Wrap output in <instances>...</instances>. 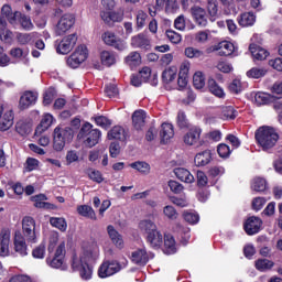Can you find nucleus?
Masks as SVG:
<instances>
[{
    "label": "nucleus",
    "instance_id": "nucleus-1",
    "mask_svg": "<svg viewBox=\"0 0 282 282\" xmlns=\"http://www.w3.org/2000/svg\"><path fill=\"white\" fill-rule=\"evenodd\" d=\"M100 257V248L96 243H84L79 256H74L72 260V268L79 272L83 281H89L94 274V263Z\"/></svg>",
    "mask_w": 282,
    "mask_h": 282
},
{
    "label": "nucleus",
    "instance_id": "nucleus-2",
    "mask_svg": "<svg viewBox=\"0 0 282 282\" xmlns=\"http://www.w3.org/2000/svg\"><path fill=\"white\" fill-rule=\"evenodd\" d=\"M256 140L263 151H268L279 142V133L270 126H262L256 131Z\"/></svg>",
    "mask_w": 282,
    "mask_h": 282
},
{
    "label": "nucleus",
    "instance_id": "nucleus-3",
    "mask_svg": "<svg viewBox=\"0 0 282 282\" xmlns=\"http://www.w3.org/2000/svg\"><path fill=\"white\" fill-rule=\"evenodd\" d=\"M78 140H82L84 142L85 147H88V149H91L100 142V138H102V132L98 129H94V126L89 122H85L78 134Z\"/></svg>",
    "mask_w": 282,
    "mask_h": 282
},
{
    "label": "nucleus",
    "instance_id": "nucleus-4",
    "mask_svg": "<svg viewBox=\"0 0 282 282\" xmlns=\"http://www.w3.org/2000/svg\"><path fill=\"white\" fill-rule=\"evenodd\" d=\"M74 140V130L69 127H57L54 130L53 149L55 151H63L65 144Z\"/></svg>",
    "mask_w": 282,
    "mask_h": 282
},
{
    "label": "nucleus",
    "instance_id": "nucleus-5",
    "mask_svg": "<svg viewBox=\"0 0 282 282\" xmlns=\"http://www.w3.org/2000/svg\"><path fill=\"white\" fill-rule=\"evenodd\" d=\"M22 237L26 239L28 243L34 245L39 242L36 221H34V218L26 216L22 219Z\"/></svg>",
    "mask_w": 282,
    "mask_h": 282
},
{
    "label": "nucleus",
    "instance_id": "nucleus-6",
    "mask_svg": "<svg viewBox=\"0 0 282 282\" xmlns=\"http://www.w3.org/2000/svg\"><path fill=\"white\" fill-rule=\"evenodd\" d=\"M122 270V265L120 262L116 260H107L104 261L102 264L98 269V276L100 279H107L108 276H113V274H118Z\"/></svg>",
    "mask_w": 282,
    "mask_h": 282
},
{
    "label": "nucleus",
    "instance_id": "nucleus-7",
    "mask_svg": "<svg viewBox=\"0 0 282 282\" xmlns=\"http://www.w3.org/2000/svg\"><path fill=\"white\" fill-rule=\"evenodd\" d=\"M74 23H76V17L72 13H66L62 15L55 26V34L57 36H63V34L69 32L72 28H74Z\"/></svg>",
    "mask_w": 282,
    "mask_h": 282
},
{
    "label": "nucleus",
    "instance_id": "nucleus-8",
    "mask_svg": "<svg viewBox=\"0 0 282 282\" xmlns=\"http://www.w3.org/2000/svg\"><path fill=\"white\" fill-rule=\"evenodd\" d=\"M101 39L106 45H109L110 47H113L115 50H118L119 52H124L127 50V43L124 40L117 36L116 33L111 31H107L101 35Z\"/></svg>",
    "mask_w": 282,
    "mask_h": 282
},
{
    "label": "nucleus",
    "instance_id": "nucleus-9",
    "mask_svg": "<svg viewBox=\"0 0 282 282\" xmlns=\"http://www.w3.org/2000/svg\"><path fill=\"white\" fill-rule=\"evenodd\" d=\"M77 42L78 35H76V33L64 36L59 42H57V54H69V52H72L76 46Z\"/></svg>",
    "mask_w": 282,
    "mask_h": 282
},
{
    "label": "nucleus",
    "instance_id": "nucleus-10",
    "mask_svg": "<svg viewBox=\"0 0 282 282\" xmlns=\"http://www.w3.org/2000/svg\"><path fill=\"white\" fill-rule=\"evenodd\" d=\"M37 100H39V93L26 90L20 97L19 109H21L22 111L25 109H30V107H34V105H36Z\"/></svg>",
    "mask_w": 282,
    "mask_h": 282
},
{
    "label": "nucleus",
    "instance_id": "nucleus-11",
    "mask_svg": "<svg viewBox=\"0 0 282 282\" xmlns=\"http://www.w3.org/2000/svg\"><path fill=\"white\" fill-rule=\"evenodd\" d=\"M130 45L134 50H151V40L145 33H139L131 37Z\"/></svg>",
    "mask_w": 282,
    "mask_h": 282
},
{
    "label": "nucleus",
    "instance_id": "nucleus-12",
    "mask_svg": "<svg viewBox=\"0 0 282 282\" xmlns=\"http://www.w3.org/2000/svg\"><path fill=\"white\" fill-rule=\"evenodd\" d=\"M13 248L14 252H17V254L20 257H28V242L21 231H15L14 234Z\"/></svg>",
    "mask_w": 282,
    "mask_h": 282
},
{
    "label": "nucleus",
    "instance_id": "nucleus-13",
    "mask_svg": "<svg viewBox=\"0 0 282 282\" xmlns=\"http://www.w3.org/2000/svg\"><path fill=\"white\" fill-rule=\"evenodd\" d=\"M261 226H263V220L257 216H251L246 220L243 228L249 236H252L261 230Z\"/></svg>",
    "mask_w": 282,
    "mask_h": 282
},
{
    "label": "nucleus",
    "instance_id": "nucleus-14",
    "mask_svg": "<svg viewBox=\"0 0 282 282\" xmlns=\"http://www.w3.org/2000/svg\"><path fill=\"white\" fill-rule=\"evenodd\" d=\"M193 20L195 21L198 28H206L208 25V15L206 10L202 7H192L191 8Z\"/></svg>",
    "mask_w": 282,
    "mask_h": 282
},
{
    "label": "nucleus",
    "instance_id": "nucleus-15",
    "mask_svg": "<svg viewBox=\"0 0 282 282\" xmlns=\"http://www.w3.org/2000/svg\"><path fill=\"white\" fill-rule=\"evenodd\" d=\"M10 237L11 231L8 228H3L0 231V257L10 256Z\"/></svg>",
    "mask_w": 282,
    "mask_h": 282
},
{
    "label": "nucleus",
    "instance_id": "nucleus-16",
    "mask_svg": "<svg viewBox=\"0 0 282 282\" xmlns=\"http://www.w3.org/2000/svg\"><path fill=\"white\" fill-rule=\"evenodd\" d=\"M199 138H202V128L192 127L183 137V142L187 147H195L199 142Z\"/></svg>",
    "mask_w": 282,
    "mask_h": 282
},
{
    "label": "nucleus",
    "instance_id": "nucleus-17",
    "mask_svg": "<svg viewBox=\"0 0 282 282\" xmlns=\"http://www.w3.org/2000/svg\"><path fill=\"white\" fill-rule=\"evenodd\" d=\"M14 124V115L11 110L3 113V106L0 105V129L8 131Z\"/></svg>",
    "mask_w": 282,
    "mask_h": 282
},
{
    "label": "nucleus",
    "instance_id": "nucleus-18",
    "mask_svg": "<svg viewBox=\"0 0 282 282\" xmlns=\"http://www.w3.org/2000/svg\"><path fill=\"white\" fill-rule=\"evenodd\" d=\"M149 259H153V256H149L147 249H137L131 253V261L135 265H144L149 263Z\"/></svg>",
    "mask_w": 282,
    "mask_h": 282
},
{
    "label": "nucleus",
    "instance_id": "nucleus-19",
    "mask_svg": "<svg viewBox=\"0 0 282 282\" xmlns=\"http://www.w3.org/2000/svg\"><path fill=\"white\" fill-rule=\"evenodd\" d=\"M107 232L116 248L122 250V248H124V240L122 239V235H120V232H118V230H116V228L111 225L107 227Z\"/></svg>",
    "mask_w": 282,
    "mask_h": 282
},
{
    "label": "nucleus",
    "instance_id": "nucleus-20",
    "mask_svg": "<svg viewBox=\"0 0 282 282\" xmlns=\"http://www.w3.org/2000/svg\"><path fill=\"white\" fill-rule=\"evenodd\" d=\"M145 239L151 248H162V243H164V236H162V231L158 229L145 236Z\"/></svg>",
    "mask_w": 282,
    "mask_h": 282
},
{
    "label": "nucleus",
    "instance_id": "nucleus-21",
    "mask_svg": "<svg viewBox=\"0 0 282 282\" xmlns=\"http://www.w3.org/2000/svg\"><path fill=\"white\" fill-rule=\"evenodd\" d=\"M175 135V130L173 129V124L171 123H162L160 130V138L163 144H166Z\"/></svg>",
    "mask_w": 282,
    "mask_h": 282
},
{
    "label": "nucleus",
    "instance_id": "nucleus-22",
    "mask_svg": "<svg viewBox=\"0 0 282 282\" xmlns=\"http://www.w3.org/2000/svg\"><path fill=\"white\" fill-rule=\"evenodd\" d=\"M1 17L6 18L11 25H14L17 24V19L20 17V12H12V7H10V4H3L1 8Z\"/></svg>",
    "mask_w": 282,
    "mask_h": 282
},
{
    "label": "nucleus",
    "instance_id": "nucleus-23",
    "mask_svg": "<svg viewBox=\"0 0 282 282\" xmlns=\"http://www.w3.org/2000/svg\"><path fill=\"white\" fill-rule=\"evenodd\" d=\"M210 160H213V153L210 150H204L195 155L194 164L196 166H206L207 164H210Z\"/></svg>",
    "mask_w": 282,
    "mask_h": 282
},
{
    "label": "nucleus",
    "instance_id": "nucleus-24",
    "mask_svg": "<svg viewBox=\"0 0 282 282\" xmlns=\"http://www.w3.org/2000/svg\"><path fill=\"white\" fill-rule=\"evenodd\" d=\"M139 230L144 237H149V235L158 230V225L151 219H143L139 223Z\"/></svg>",
    "mask_w": 282,
    "mask_h": 282
},
{
    "label": "nucleus",
    "instance_id": "nucleus-25",
    "mask_svg": "<svg viewBox=\"0 0 282 282\" xmlns=\"http://www.w3.org/2000/svg\"><path fill=\"white\" fill-rule=\"evenodd\" d=\"M147 123V112L144 110H137L132 115V124L137 131H140Z\"/></svg>",
    "mask_w": 282,
    "mask_h": 282
},
{
    "label": "nucleus",
    "instance_id": "nucleus-26",
    "mask_svg": "<svg viewBox=\"0 0 282 282\" xmlns=\"http://www.w3.org/2000/svg\"><path fill=\"white\" fill-rule=\"evenodd\" d=\"M174 174L181 182H185V184H193L195 182V176L191 174V171L184 167L174 169Z\"/></svg>",
    "mask_w": 282,
    "mask_h": 282
},
{
    "label": "nucleus",
    "instance_id": "nucleus-27",
    "mask_svg": "<svg viewBox=\"0 0 282 282\" xmlns=\"http://www.w3.org/2000/svg\"><path fill=\"white\" fill-rule=\"evenodd\" d=\"M249 50L256 61H265L268 56H270V53L265 48L258 46L257 44H251Z\"/></svg>",
    "mask_w": 282,
    "mask_h": 282
},
{
    "label": "nucleus",
    "instance_id": "nucleus-28",
    "mask_svg": "<svg viewBox=\"0 0 282 282\" xmlns=\"http://www.w3.org/2000/svg\"><path fill=\"white\" fill-rule=\"evenodd\" d=\"M108 140H120L121 142L127 140V133L124 128L120 126H115L110 131H108Z\"/></svg>",
    "mask_w": 282,
    "mask_h": 282
},
{
    "label": "nucleus",
    "instance_id": "nucleus-29",
    "mask_svg": "<svg viewBox=\"0 0 282 282\" xmlns=\"http://www.w3.org/2000/svg\"><path fill=\"white\" fill-rule=\"evenodd\" d=\"M52 122H54V117L51 113L44 115L40 127L35 129V135H41L43 131H47V129L52 127Z\"/></svg>",
    "mask_w": 282,
    "mask_h": 282
},
{
    "label": "nucleus",
    "instance_id": "nucleus-30",
    "mask_svg": "<svg viewBox=\"0 0 282 282\" xmlns=\"http://www.w3.org/2000/svg\"><path fill=\"white\" fill-rule=\"evenodd\" d=\"M256 21H257V15L254 13L246 12L240 15L238 23L242 28H250V26L254 25Z\"/></svg>",
    "mask_w": 282,
    "mask_h": 282
},
{
    "label": "nucleus",
    "instance_id": "nucleus-31",
    "mask_svg": "<svg viewBox=\"0 0 282 282\" xmlns=\"http://www.w3.org/2000/svg\"><path fill=\"white\" fill-rule=\"evenodd\" d=\"M32 202H34L35 208H44L46 210H50L54 206L50 203H45L47 202V196H45V194H39L33 196Z\"/></svg>",
    "mask_w": 282,
    "mask_h": 282
},
{
    "label": "nucleus",
    "instance_id": "nucleus-32",
    "mask_svg": "<svg viewBox=\"0 0 282 282\" xmlns=\"http://www.w3.org/2000/svg\"><path fill=\"white\" fill-rule=\"evenodd\" d=\"M218 54L219 56H230L235 52V44L228 41L220 42L218 44Z\"/></svg>",
    "mask_w": 282,
    "mask_h": 282
},
{
    "label": "nucleus",
    "instance_id": "nucleus-33",
    "mask_svg": "<svg viewBox=\"0 0 282 282\" xmlns=\"http://www.w3.org/2000/svg\"><path fill=\"white\" fill-rule=\"evenodd\" d=\"M251 189L256 193H263L268 189V181L263 177H254L251 182Z\"/></svg>",
    "mask_w": 282,
    "mask_h": 282
},
{
    "label": "nucleus",
    "instance_id": "nucleus-34",
    "mask_svg": "<svg viewBox=\"0 0 282 282\" xmlns=\"http://www.w3.org/2000/svg\"><path fill=\"white\" fill-rule=\"evenodd\" d=\"M207 12L209 14V20L215 22L219 19V7L217 6V1L208 0L207 1Z\"/></svg>",
    "mask_w": 282,
    "mask_h": 282
},
{
    "label": "nucleus",
    "instance_id": "nucleus-35",
    "mask_svg": "<svg viewBox=\"0 0 282 282\" xmlns=\"http://www.w3.org/2000/svg\"><path fill=\"white\" fill-rule=\"evenodd\" d=\"M100 61L106 67H111V65H116V54L111 51H102L100 53Z\"/></svg>",
    "mask_w": 282,
    "mask_h": 282
},
{
    "label": "nucleus",
    "instance_id": "nucleus-36",
    "mask_svg": "<svg viewBox=\"0 0 282 282\" xmlns=\"http://www.w3.org/2000/svg\"><path fill=\"white\" fill-rule=\"evenodd\" d=\"M124 62L131 69H133V67H138V65L142 63V57L138 51H133L126 57Z\"/></svg>",
    "mask_w": 282,
    "mask_h": 282
},
{
    "label": "nucleus",
    "instance_id": "nucleus-37",
    "mask_svg": "<svg viewBox=\"0 0 282 282\" xmlns=\"http://www.w3.org/2000/svg\"><path fill=\"white\" fill-rule=\"evenodd\" d=\"M208 89L210 94H213L217 98H224V96H226V94L224 93V88L220 87L213 78L208 79Z\"/></svg>",
    "mask_w": 282,
    "mask_h": 282
},
{
    "label": "nucleus",
    "instance_id": "nucleus-38",
    "mask_svg": "<svg viewBox=\"0 0 282 282\" xmlns=\"http://www.w3.org/2000/svg\"><path fill=\"white\" fill-rule=\"evenodd\" d=\"M130 169H134V171H138L143 175H149V173H151V165H149V163L144 161H137V162L130 163Z\"/></svg>",
    "mask_w": 282,
    "mask_h": 282
},
{
    "label": "nucleus",
    "instance_id": "nucleus-39",
    "mask_svg": "<svg viewBox=\"0 0 282 282\" xmlns=\"http://www.w3.org/2000/svg\"><path fill=\"white\" fill-rule=\"evenodd\" d=\"M46 263H47V265H50V268H54L55 270H65L66 269L65 259L59 258L57 256H54L53 258H47Z\"/></svg>",
    "mask_w": 282,
    "mask_h": 282
},
{
    "label": "nucleus",
    "instance_id": "nucleus-40",
    "mask_svg": "<svg viewBox=\"0 0 282 282\" xmlns=\"http://www.w3.org/2000/svg\"><path fill=\"white\" fill-rule=\"evenodd\" d=\"M177 249L175 248V238L173 236L164 237V253L165 254H175Z\"/></svg>",
    "mask_w": 282,
    "mask_h": 282
},
{
    "label": "nucleus",
    "instance_id": "nucleus-41",
    "mask_svg": "<svg viewBox=\"0 0 282 282\" xmlns=\"http://www.w3.org/2000/svg\"><path fill=\"white\" fill-rule=\"evenodd\" d=\"M50 224L53 228L61 230V232H65V230H67V220L63 217H52L50 218Z\"/></svg>",
    "mask_w": 282,
    "mask_h": 282
},
{
    "label": "nucleus",
    "instance_id": "nucleus-42",
    "mask_svg": "<svg viewBox=\"0 0 282 282\" xmlns=\"http://www.w3.org/2000/svg\"><path fill=\"white\" fill-rule=\"evenodd\" d=\"M17 21H19L21 28L26 32L34 30V23H32V19H30V17L20 13V17L17 18Z\"/></svg>",
    "mask_w": 282,
    "mask_h": 282
},
{
    "label": "nucleus",
    "instance_id": "nucleus-43",
    "mask_svg": "<svg viewBox=\"0 0 282 282\" xmlns=\"http://www.w3.org/2000/svg\"><path fill=\"white\" fill-rule=\"evenodd\" d=\"M77 212L82 217H88V219H96V212L89 205H80L77 207Z\"/></svg>",
    "mask_w": 282,
    "mask_h": 282
},
{
    "label": "nucleus",
    "instance_id": "nucleus-44",
    "mask_svg": "<svg viewBox=\"0 0 282 282\" xmlns=\"http://www.w3.org/2000/svg\"><path fill=\"white\" fill-rule=\"evenodd\" d=\"M274 268V262L268 259H259L256 261V269L260 272H265L268 270H272Z\"/></svg>",
    "mask_w": 282,
    "mask_h": 282
},
{
    "label": "nucleus",
    "instance_id": "nucleus-45",
    "mask_svg": "<svg viewBox=\"0 0 282 282\" xmlns=\"http://www.w3.org/2000/svg\"><path fill=\"white\" fill-rule=\"evenodd\" d=\"M15 131L19 135H28L32 131L30 123L25 120H20L15 123Z\"/></svg>",
    "mask_w": 282,
    "mask_h": 282
},
{
    "label": "nucleus",
    "instance_id": "nucleus-46",
    "mask_svg": "<svg viewBox=\"0 0 282 282\" xmlns=\"http://www.w3.org/2000/svg\"><path fill=\"white\" fill-rule=\"evenodd\" d=\"M223 120H235L237 118V110L232 106H226L221 109V117Z\"/></svg>",
    "mask_w": 282,
    "mask_h": 282
},
{
    "label": "nucleus",
    "instance_id": "nucleus-47",
    "mask_svg": "<svg viewBox=\"0 0 282 282\" xmlns=\"http://www.w3.org/2000/svg\"><path fill=\"white\" fill-rule=\"evenodd\" d=\"M193 85L195 89H204L206 86V78H204V73L196 72L193 76Z\"/></svg>",
    "mask_w": 282,
    "mask_h": 282
},
{
    "label": "nucleus",
    "instance_id": "nucleus-48",
    "mask_svg": "<svg viewBox=\"0 0 282 282\" xmlns=\"http://www.w3.org/2000/svg\"><path fill=\"white\" fill-rule=\"evenodd\" d=\"M265 74H268V69L260 68V67H252L247 72V77L259 79V78H263Z\"/></svg>",
    "mask_w": 282,
    "mask_h": 282
},
{
    "label": "nucleus",
    "instance_id": "nucleus-49",
    "mask_svg": "<svg viewBox=\"0 0 282 282\" xmlns=\"http://www.w3.org/2000/svg\"><path fill=\"white\" fill-rule=\"evenodd\" d=\"M88 54L89 53L87 51V46L86 45H79V46H77V48L73 53V56H75V58L79 59V62L85 63V61H87Z\"/></svg>",
    "mask_w": 282,
    "mask_h": 282
},
{
    "label": "nucleus",
    "instance_id": "nucleus-50",
    "mask_svg": "<svg viewBox=\"0 0 282 282\" xmlns=\"http://www.w3.org/2000/svg\"><path fill=\"white\" fill-rule=\"evenodd\" d=\"M88 54L89 53L87 51V46L86 45H79V46H77V48L73 53V56H75V58L79 59V62L85 63V61H87Z\"/></svg>",
    "mask_w": 282,
    "mask_h": 282
},
{
    "label": "nucleus",
    "instance_id": "nucleus-51",
    "mask_svg": "<svg viewBox=\"0 0 282 282\" xmlns=\"http://www.w3.org/2000/svg\"><path fill=\"white\" fill-rule=\"evenodd\" d=\"M163 215L166 217V219H170L171 221H175L177 217H180V214L177 213V209L173 207L172 205H166L163 207Z\"/></svg>",
    "mask_w": 282,
    "mask_h": 282
},
{
    "label": "nucleus",
    "instance_id": "nucleus-52",
    "mask_svg": "<svg viewBox=\"0 0 282 282\" xmlns=\"http://www.w3.org/2000/svg\"><path fill=\"white\" fill-rule=\"evenodd\" d=\"M177 230L181 235V241L184 246H186V243H188V241H191V228L188 227H184L182 225L177 226Z\"/></svg>",
    "mask_w": 282,
    "mask_h": 282
},
{
    "label": "nucleus",
    "instance_id": "nucleus-53",
    "mask_svg": "<svg viewBox=\"0 0 282 282\" xmlns=\"http://www.w3.org/2000/svg\"><path fill=\"white\" fill-rule=\"evenodd\" d=\"M183 219L187 224H191L192 226H195V224L199 223V214H197L195 212H184L183 213Z\"/></svg>",
    "mask_w": 282,
    "mask_h": 282
},
{
    "label": "nucleus",
    "instance_id": "nucleus-54",
    "mask_svg": "<svg viewBox=\"0 0 282 282\" xmlns=\"http://www.w3.org/2000/svg\"><path fill=\"white\" fill-rule=\"evenodd\" d=\"M176 76H177V68L170 67L163 72L162 79L164 80V83H173V79L176 78Z\"/></svg>",
    "mask_w": 282,
    "mask_h": 282
},
{
    "label": "nucleus",
    "instance_id": "nucleus-55",
    "mask_svg": "<svg viewBox=\"0 0 282 282\" xmlns=\"http://www.w3.org/2000/svg\"><path fill=\"white\" fill-rule=\"evenodd\" d=\"M147 19H149V14H147V12L142 10L137 11L135 21H137V28L139 30H142V28L147 25Z\"/></svg>",
    "mask_w": 282,
    "mask_h": 282
},
{
    "label": "nucleus",
    "instance_id": "nucleus-56",
    "mask_svg": "<svg viewBox=\"0 0 282 282\" xmlns=\"http://www.w3.org/2000/svg\"><path fill=\"white\" fill-rule=\"evenodd\" d=\"M15 39L20 45H28L34 39V33H17Z\"/></svg>",
    "mask_w": 282,
    "mask_h": 282
},
{
    "label": "nucleus",
    "instance_id": "nucleus-57",
    "mask_svg": "<svg viewBox=\"0 0 282 282\" xmlns=\"http://www.w3.org/2000/svg\"><path fill=\"white\" fill-rule=\"evenodd\" d=\"M39 160L34 158H28L24 164V169L26 173H32V171H36V169H39Z\"/></svg>",
    "mask_w": 282,
    "mask_h": 282
},
{
    "label": "nucleus",
    "instance_id": "nucleus-58",
    "mask_svg": "<svg viewBox=\"0 0 282 282\" xmlns=\"http://www.w3.org/2000/svg\"><path fill=\"white\" fill-rule=\"evenodd\" d=\"M165 35L167 36L169 41L172 42L174 45L182 43V34H180L173 30H167L165 32Z\"/></svg>",
    "mask_w": 282,
    "mask_h": 282
},
{
    "label": "nucleus",
    "instance_id": "nucleus-59",
    "mask_svg": "<svg viewBox=\"0 0 282 282\" xmlns=\"http://www.w3.org/2000/svg\"><path fill=\"white\" fill-rule=\"evenodd\" d=\"M185 56L187 58H202V56H204V52L189 46L185 48Z\"/></svg>",
    "mask_w": 282,
    "mask_h": 282
},
{
    "label": "nucleus",
    "instance_id": "nucleus-60",
    "mask_svg": "<svg viewBox=\"0 0 282 282\" xmlns=\"http://www.w3.org/2000/svg\"><path fill=\"white\" fill-rule=\"evenodd\" d=\"M177 127L180 129H187L188 127V118H186V113L184 111H178L177 118H176Z\"/></svg>",
    "mask_w": 282,
    "mask_h": 282
},
{
    "label": "nucleus",
    "instance_id": "nucleus-61",
    "mask_svg": "<svg viewBox=\"0 0 282 282\" xmlns=\"http://www.w3.org/2000/svg\"><path fill=\"white\" fill-rule=\"evenodd\" d=\"M0 40L4 43H12L14 41V33L8 29L0 30Z\"/></svg>",
    "mask_w": 282,
    "mask_h": 282
},
{
    "label": "nucleus",
    "instance_id": "nucleus-62",
    "mask_svg": "<svg viewBox=\"0 0 282 282\" xmlns=\"http://www.w3.org/2000/svg\"><path fill=\"white\" fill-rule=\"evenodd\" d=\"M254 102L256 105H268L270 102V95L265 93H257L254 95Z\"/></svg>",
    "mask_w": 282,
    "mask_h": 282
},
{
    "label": "nucleus",
    "instance_id": "nucleus-63",
    "mask_svg": "<svg viewBox=\"0 0 282 282\" xmlns=\"http://www.w3.org/2000/svg\"><path fill=\"white\" fill-rule=\"evenodd\" d=\"M34 259H45V243H41L32 250Z\"/></svg>",
    "mask_w": 282,
    "mask_h": 282
},
{
    "label": "nucleus",
    "instance_id": "nucleus-64",
    "mask_svg": "<svg viewBox=\"0 0 282 282\" xmlns=\"http://www.w3.org/2000/svg\"><path fill=\"white\" fill-rule=\"evenodd\" d=\"M217 152L219 158H229L230 156V147H228L226 143H220L217 148Z\"/></svg>",
    "mask_w": 282,
    "mask_h": 282
}]
</instances>
